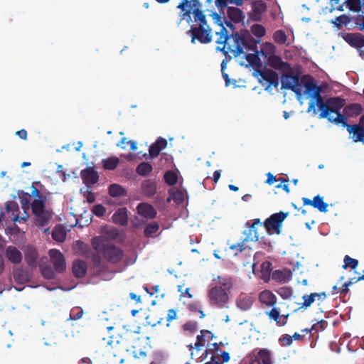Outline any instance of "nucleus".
<instances>
[{"mask_svg":"<svg viewBox=\"0 0 364 364\" xmlns=\"http://www.w3.org/2000/svg\"><path fill=\"white\" fill-rule=\"evenodd\" d=\"M42 276L48 279H54L55 277V272L50 267H45L41 269Z\"/></svg>","mask_w":364,"mask_h":364,"instance_id":"55","label":"nucleus"},{"mask_svg":"<svg viewBox=\"0 0 364 364\" xmlns=\"http://www.w3.org/2000/svg\"><path fill=\"white\" fill-rule=\"evenodd\" d=\"M164 181L169 186L175 185L178 181L177 174L172 171H168L164 174Z\"/></svg>","mask_w":364,"mask_h":364,"instance_id":"47","label":"nucleus"},{"mask_svg":"<svg viewBox=\"0 0 364 364\" xmlns=\"http://www.w3.org/2000/svg\"><path fill=\"white\" fill-rule=\"evenodd\" d=\"M351 18V22L353 21L355 26L358 28L359 31L364 32V14L362 13L361 14H358L356 16H350Z\"/></svg>","mask_w":364,"mask_h":364,"instance_id":"45","label":"nucleus"},{"mask_svg":"<svg viewBox=\"0 0 364 364\" xmlns=\"http://www.w3.org/2000/svg\"><path fill=\"white\" fill-rule=\"evenodd\" d=\"M253 301L254 299L252 296L245 294H241L237 298L236 303L239 309L247 311L251 308Z\"/></svg>","mask_w":364,"mask_h":364,"instance_id":"32","label":"nucleus"},{"mask_svg":"<svg viewBox=\"0 0 364 364\" xmlns=\"http://www.w3.org/2000/svg\"><path fill=\"white\" fill-rule=\"evenodd\" d=\"M257 72L264 80L269 83L268 87L271 85L274 87H277L279 86V76L275 71L271 69L264 68L263 70H257Z\"/></svg>","mask_w":364,"mask_h":364,"instance_id":"18","label":"nucleus"},{"mask_svg":"<svg viewBox=\"0 0 364 364\" xmlns=\"http://www.w3.org/2000/svg\"><path fill=\"white\" fill-rule=\"evenodd\" d=\"M344 264L343 268L347 269L350 267L352 269H355L358 265V261L355 259L351 258L348 255H346L343 259Z\"/></svg>","mask_w":364,"mask_h":364,"instance_id":"50","label":"nucleus"},{"mask_svg":"<svg viewBox=\"0 0 364 364\" xmlns=\"http://www.w3.org/2000/svg\"><path fill=\"white\" fill-rule=\"evenodd\" d=\"M328 326V323L325 320H321L316 323L314 324L311 327V330L318 332L319 331L324 330Z\"/></svg>","mask_w":364,"mask_h":364,"instance_id":"61","label":"nucleus"},{"mask_svg":"<svg viewBox=\"0 0 364 364\" xmlns=\"http://www.w3.org/2000/svg\"><path fill=\"white\" fill-rule=\"evenodd\" d=\"M267 10L266 4L261 1H255L252 4V12L253 15L252 18L255 21H259L261 18V15L264 13Z\"/></svg>","mask_w":364,"mask_h":364,"instance_id":"33","label":"nucleus"},{"mask_svg":"<svg viewBox=\"0 0 364 364\" xmlns=\"http://www.w3.org/2000/svg\"><path fill=\"white\" fill-rule=\"evenodd\" d=\"M251 32L256 37L261 38L265 35L266 30L261 24H253L251 26Z\"/></svg>","mask_w":364,"mask_h":364,"instance_id":"49","label":"nucleus"},{"mask_svg":"<svg viewBox=\"0 0 364 364\" xmlns=\"http://www.w3.org/2000/svg\"><path fill=\"white\" fill-rule=\"evenodd\" d=\"M49 256L55 271L58 273L64 272L66 269V262L64 255L58 250L51 249L49 251Z\"/></svg>","mask_w":364,"mask_h":364,"instance_id":"14","label":"nucleus"},{"mask_svg":"<svg viewBox=\"0 0 364 364\" xmlns=\"http://www.w3.org/2000/svg\"><path fill=\"white\" fill-rule=\"evenodd\" d=\"M280 345L283 347L290 346L292 344V337L289 334H284L279 339Z\"/></svg>","mask_w":364,"mask_h":364,"instance_id":"59","label":"nucleus"},{"mask_svg":"<svg viewBox=\"0 0 364 364\" xmlns=\"http://www.w3.org/2000/svg\"><path fill=\"white\" fill-rule=\"evenodd\" d=\"M259 301L267 307H274L277 304V296L269 290H264L259 294Z\"/></svg>","mask_w":364,"mask_h":364,"instance_id":"26","label":"nucleus"},{"mask_svg":"<svg viewBox=\"0 0 364 364\" xmlns=\"http://www.w3.org/2000/svg\"><path fill=\"white\" fill-rule=\"evenodd\" d=\"M97 325L100 330H105L107 333V336H101L99 333L97 335L99 339H101L107 345L110 346L119 343L118 334L116 333L115 328L113 326L104 323L102 320H98Z\"/></svg>","mask_w":364,"mask_h":364,"instance_id":"11","label":"nucleus"},{"mask_svg":"<svg viewBox=\"0 0 364 364\" xmlns=\"http://www.w3.org/2000/svg\"><path fill=\"white\" fill-rule=\"evenodd\" d=\"M137 213L146 219L151 220L156 217V210L147 203H141L136 207Z\"/></svg>","mask_w":364,"mask_h":364,"instance_id":"21","label":"nucleus"},{"mask_svg":"<svg viewBox=\"0 0 364 364\" xmlns=\"http://www.w3.org/2000/svg\"><path fill=\"white\" fill-rule=\"evenodd\" d=\"M183 329L185 331L194 333L198 329V323L195 321H189L183 326Z\"/></svg>","mask_w":364,"mask_h":364,"instance_id":"56","label":"nucleus"},{"mask_svg":"<svg viewBox=\"0 0 364 364\" xmlns=\"http://www.w3.org/2000/svg\"><path fill=\"white\" fill-rule=\"evenodd\" d=\"M341 36L349 46L360 50L361 55L363 51L360 49L364 47V35L360 33H341Z\"/></svg>","mask_w":364,"mask_h":364,"instance_id":"13","label":"nucleus"},{"mask_svg":"<svg viewBox=\"0 0 364 364\" xmlns=\"http://www.w3.org/2000/svg\"><path fill=\"white\" fill-rule=\"evenodd\" d=\"M24 259L30 267L36 268L38 259L37 250L34 247L28 246L24 253Z\"/></svg>","mask_w":364,"mask_h":364,"instance_id":"25","label":"nucleus"},{"mask_svg":"<svg viewBox=\"0 0 364 364\" xmlns=\"http://www.w3.org/2000/svg\"><path fill=\"white\" fill-rule=\"evenodd\" d=\"M321 92L322 89L318 90L311 97L314 100L309 102L307 112H312L314 114H316V106H317L321 111L319 118H326L329 122V119H335L331 114H336V117L341 114V109L345 105L346 100L340 97H329L324 100L321 95Z\"/></svg>","mask_w":364,"mask_h":364,"instance_id":"2","label":"nucleus"},{"mask_svg":"<svg viewBox=\"0 0 364 364\" xmlns=\"http://www.w3.org/2000/svg\"><path fill=\"white\" fill-rule=\"evenodd\" d=\"M83 311L80 309H73L70 314V319L77 320L82 316Z\"/></svg>","mask_w":364,"mask_h":364,"instance_id":"63","label":"nucleus"},{"mask_svg":"<svg viewBox=\"0 0 364 364\" xmlns=\"http://www.w3.org/2000/svg\"><path fill=\"white\" fill-rule=\"evenodd\" d=\"M304 205H311L318 209L320 212L326 213L328 211V204L323 201V197L317 195L312 200L307 198H302Z\"/></svg>","mask_w":364,"mask_h":364,"instance_id":"17","label":"nucleus"},{"mask_svg":"<svg viewBox=\"0 0 364 364\" xmlns=\"http://www.w3.org/2000/svg\"><path fill=\"white\" fill-rule=\"evenodd\" d=\"M329 122L337 125L341 124L342 127L346 128L349 134V139H350L353 142L364 144V127L357 124H348L346 118L341 114H338V117H336L333 119H329Z\"/></svg>","mask_w":364,"mask_h":364,"instance_id":"5","label":"nucleus"},{"mask_svg":"<svg viewBox=\"0 0 364 364\" xmlns=\"http://www.w3.org/2000/svg\"><path fill=\"white\" fill-rule=\"evenodd\" d=\"M52 237L57 242H64L66 237V230L63 225H57L53 230Z\"/></svg>","mask_w":364,"mask_h":364,"instance_id":"36","label":"nucleus"},{"mask_svg":"<svg viewBox=\"0 0 364 364\" xmlns=\"http://www.w3.org/2000/svg\"><path fill=\"white\" fill-rule=\"evenodd\" d=\"M350 22L351 18H350V16L346 14H342L337 16L335 19L330 21V23L338 30L341 29L343 26H347Z\"/></svg>","mask_w":364,"mask_h":364,"instance_id":"38","label":"nucleus"},{"mask_svg":"<svg viewBox=\"0 0 364 364\" xmlns=\"http://www.w3.org/2000/svg\"><path fill=\"white\" fill-rule=\"evenodd\" d=\"M73 251L75 255L89 257L90 252V247L81 240H76L73 245Z\"/></svg>","mask_w":364,"mask_h":364,"instance_id":"29","label":"nucleus"},{"mask_svg":"<svg viewBox=\"0 0 364 364\" xmlns=\"http://www.w3.org/2000/svg\"><path fill=\"white\" fill-rule=\"evenodd\" d=\"M36 186H41V183L40 181H34L32 183L31 185V196L36 198L35 199H40V200H44L43 198V196L41 194L40 191L37 188Z\"/></svg>","mask_w":364,"mask_h":364,"instance_id":"52","label":"nucleus"},{"mask_svg":"<svg viewBox=\"0 0 364 364\" xmlns=\"http://www.w3.org/2000/svg\"><path fill=\"white\" fill-rule=\"evenodd\" d=\"M344 4L350 11L359 14L364 7L362 0H345Z\"/></svg>","mask_w":364,"mask_h":364,"instance_id":"35","label":"nucleus"},{"mask_svg":"<svg viewBox=\"0 0 364 364\" xmlns=\"http://www.w3.org/2000/svg\"><path fill=\"white\" fill-rule=\"evenodd\" d=\"M266 314L268 316L270 320H274L277 326H280L281 319L282 316H281L279 309L276 307H272V309L269 311H267Z\"/></svg>","mask_w":364,"mask_h":364,"instance_id":"43","label":"nucleus"},{"mask_svg":"<svg viewBox=\"0 0 364 364\" xmlns=\"http://www.w3.org/2000/svg\"><path fill=\"white\" fill-rule=\"evenodd\" d=\"M258 357L260 358L261 364H272L271 352L267 348H257Z\"/></svg>","mask_w":364,"mask_h":364,"instance_id":"39","label":"nucleus"},{"mask_svg":"<svg viewBox=\"0 0 364 364\" xmlns=\"http://www.w3.org/2000/svg\"><path fill=\"white\" fill-rule=\"evenodd\" d=\"M277 293L280 295V296L284 299H287L290 298L292 295V290L290 287H284L280 288Z\"/></svg>","mask_w":364,"mask_h":364,"instance_id":"57","label":"nucleus"},{"mask_svg":"<svg viewBox=\"0 0 364 364\" xmlns=\"http://www.w3.org/2000/svg\"><path fill=\"white\" fill-rule=\"evenodd\" d=\"M256 48H257V46ZM253 51H255V53H249L246 55L245 58L251 65H257L260 63V59L257 55V48Z\"/></svg>","mask_w":364,"mask_h":364,"instance_id":"53","label":"nucleus"},{"mask_svg":"<svg viewBox=\"0 0 364 364\" xmlns=\"http://www.w3.org/2000/svg\"><path fill=\"white\" fill-rule=\"evenodd\" d=\"M227 14L230 20L234 23L243 21L245 17L244 12L240 9L233 6L228 7Z\"/></svg>","mask_w":364,"mask_h":364,"instance_id":"31","label":"nucleus"},{"mask_svg":"<svg viewBox=\"0 0 364 364\" xmlns=\"http://www.w3.org/2000/svg\"><path fill=\"white\" fill-rule=\"evenodd\" d=\"M87 270L86 263L82 260H75L73 264V274L80 278L85 275Z\"/></svg>","mask_w":364,"mask_h":364,"instance_id":"34","label":"nucleus"},{"mask_svg":"<svg viewBox=\"0 0 364 364\" xmlns=\"http://www.w3.org/2000/svg\"><path fill=\"white\" fill-rule=\"evenodd\" d=\"M109 194L112 197H122L127 196V190L121 185L113 183L109 187Z\"/></svg>","mask_w":364,"mask_h":364,"instance_id":"37","label":"nucleus"},{"mask_svg":"<svg viewBox=\"0 0 364 364\" xmlns=\"http://www.w3.org/2000/svg\"><path fill=\"white\" fill-rule=\"evenodd\" d=\"M5 256L7 259L13 264H18L22 260L21 252L13 245L6 247L5 250Z\"/></svg>","mask_w":364,"mask_h":364,"instance_id":"24","label":"nucleus"},{"mask_svg":"<svg viewBox=\"0 0 364 364\" xmlns=\"http://www.w3.org/2000/svg\"><path fill=\"white\" fill-rule=\"evenodd\" d=\"M106 213V208L102 205L98 204L92 207V214L97 217H102Z\"/></svg>","mask_w":364,"mask_h":364,"instance_id":"60","label":"nucleus"},{"mask_svg":"<svg viewBox=\"0 0 364 364\" xmlns=\"http://www.w3.org/2000/svg\"><path fill=\"white\" fill-rule=\"evenodd\" d=\"M152 170L151 164L148 162H141L137 166L136 171L139 176H146Z\"/></svg>","mask_w":364,"mask_h":364,"instance_id":"40","label":"nucleus"},{"mask_svg":"<svg viewBox=\"0 0 364 364\" xmlns=\"http://www.w3.org/2000/svg\"><path fill=\"white\" fill-rule=\"evenodd\" d=\"M100 251L107 261L112 263L119 262L124 255L121 249L110 243L104 244Z\"/></svg>","mask_w":364,"mask_h":364,"instance_id":"10","label":"nucleus"},{"mask_svg":"<svg viewBox=\"0 0 364 364\" xmlns=\"http://www.w3.org/2000/svg\"><path fill=\"white\" fill-rule=\"evenodd\" d=\"M21 201L22 208L24 210V213L26 214V216L20 217L18 215H16L14 218V220L15 222H20L21 220L26 221L27 218H28V214L26 213V210H28L29 208V205H31L30 201L26 198H22Z\"/></svg>","mask_w":364,"mask_h":364,"instance_id":"44","label":"nucleus"},{"mask_svg":"<svg viewBox=\"0 0 364 364\" xmlns=\"http://www.w3.org/2000/svg\"><path fill=\"white\" fill-rule=\"evenodd\" d=\"M219 279V286H222L223 289L225 290V291L228 292L232 287V282L231 278L228 277H218Z\"/></svg>","mask_w":364,"mask_h":364,"instance_id":"51","label":"nucleus"},{"mask_svg":"<svg viewBox=\"0 0 364 364\" xmlns=\"http://www.w3.org/2000/svg\"><path fill=\"white\" fill-rule=\"evenodd\" d=\"M268 65L272 68L285 72L287 70H291V65L287 62H284L282 58L277 55H271L267 58Z\"/></svg>","mask_w":364,"mask_h":364,"instance_id":"19","label":"nucleus"},{"mask_svg":"<svg viewBox=\"0 0 364 364\" xmlns=\"http://www.w3.org/2000/svg\"><path fill=\"white\" fill-rule=\"evenodd\" d=\"M213 17L215 22L220 26V31L216 33L219 36L216 43L223 45L222 48L217 47V50L223 52L225 56L231 53L235 58H237L244 53V49L254 50L256 48V41L248 30L241 29L240 32H234L235 26L225 16L222 18L218 14L214 13Z\"/></svg>","mask_w":364,"mask_h":364,"instance_id":"1","label":"nucleus"},{"mask_svg":"<svg viewBox=\"0 0 364 364\" xmlns=\"http://www.w3.org/2000/svg\"><path fill=\"white\" fill-rule=\"evenodd\" d=\"M159 229V225L157 222H151L149 223L144 230V235L146 237H150L153 234L156 233Z\"/></svg>","mask_w":364,"mask_h":364,"instance_id":"46","label":"nucleus"},{"mask_svg":"<svg viewBox=\"0 0 364 364\" xmlns=\"http://www.w3.org/2000/svg\"><path fill=\"white\" fill-rule=\"evenodd\" d=\"M31 208L38 227L43 228L48 225L53 217V211L46 208L45 200L34 199L31 203Z\"/></svg>","mask_w":364,"mask_h":364,"instance_id":"4","label":"nucleus"},{"mask_svg":"<svg viewBox=\"0 0 364 364\" xmlns=\"http://www.w3.org/2000/svg\"><path fill=\"white\" fill-rule=\"evenodd\" d=\"M208 297L211 305L218 307L223 306L229 300L228 293L223 289L222 286L212 287L208 291Z\"/></svg>","mask_w":364,"mask_h":364,"instance_id":"9","label":"nucleus"},{"mask_svg":"<svg viewBox=\"0 0 364 364\" xmlns=\"http://www.w3.org/2000/svg\"><path fill=\"white\" fill-rule=\"evenodd\" d=\"M119 163L117 157H110L102 160L103 167L107 170H114Z\"/></svg>","mask_w":364,"mask_h":364,"instance_id":"42","label":"nucleus"},{"mask_svg":"<svg viewBox=\"0 0 364 364\" xmlns=\"http://www.w3.org/2000/svg\"><path fill=\"white\" fill-rule=\"evenodd\" d=\"M13 277L18 284H25L31 280V274L26 267H15L13 269Z\"/></svg>","mask_w":364,"mask_h":364,"instance_id":"16","label":"nucleus"},{"mask_svg":"<svg viewBox=\"0 0 364 364\" xmlns=\"http://www.w3.org/2000/svg\"><path fill=\"white\" fill-rule=\"evenodd\" d=\"M248 364H261L260 358L258 357L257 348L255 349L248 356Z\"/></svg>","mask_w":364,"mask_h":364,"instance_id":"58","label":"nucleus"},{"mask_svg":"<svg viewBox=\"0 0 364 364\" xmlns=\"http://www.w3.org/2000/svg\"><path fill=\"white\" fill-rule=\"evenodd\" d=\"M291 272L287 269H278L272 272V278L277 282L286 283L291 279Z\"/></svg>","mask_w":364,"mask_h":364,"instance_id":"28","label":"nucleus"},{"mask_svg":"<svg viewBox=\"0 0 364 364\" xmlns=\"http://www.w3.org/2000/svg\"><path fill=\"white\" fill-rule=\"evenodd\" d=\"M204 334L201 333L200 335H198L194 346H193L192 344L188 346V348L191 351H192L193 349H196L197 351H199L201 350L203 347L205 346V343L208 342L206 339L204 338Z\"/></svg>","mask_w":364,"mask_h":364,"instance_id":"41","label":"nucleus"},{"mask_svg":"<svg viewBox=\"0 0 364 364\" xmlns=\"http://www.w3.org/2000/svg\"><path fill=\"white\" fill-rule=\"evenodd\" d=\"M281 83L282 90H291L297 95H301L299 85V76L291 70H287L281 76Z\"/></svg>","mask_w":364,"mask_h":364,"instance_id":"8","label":"nucleus"},{"mask_svg":"<svg viewBox=\"0 0 364 364\" xmlns=\"http://www.w3.org/2000/svg\"><path fill=\"white\" fill-rule=\"evenodd\" d=\"M202 7L199 0H182L177 6V9L183 11L181 19L186 20L189 23H195L196 26L208 23Z\"/></svg>","mask_w":364,"mask_h":364,"instance_id":"3","label":"nucleus"},{"mask_svg":"<svg viewBox=\"0 0 364 364\" xmlns=\"http://www.w3.org/2000/svg\"><path fill=\"white\" fill-rule=\"evenodd\" d=\"M158 181L155 179H146L141 184L142 193L149 198L153 197L157 192Z\"/></svg>","mask_w":364,"mask_h":364,"instance_id":"22","label":"nucleus"},{"mask_svg":"<svg viewBox=\"0 0 364 364\" xmlns=\"http://www.w3.org/2000/svg\"><path fill=\"white\" fill-rule=\"evenodd\" d=\"M245 225H247L248 228L247 229H245L242 232L245 235V237L242 240L243 242L257 241L259 237L257 226H262V223L260 221V219H254L252 224H250V222H247Z\"/></svg>","mask_w":364,"mask_h":364,"instance_id":"12","label":"nucleus"},{"mask_svg":"<svg viewBox=\"0 0 364 364\" xmlns=\"http://www.w3.org/2000/svg\"><path fill=\"white\" fill-rule=\"evenodd\" d=\"M302 299H304V302L301 304V308H307L314 302L316 294L311 293L309 295H304Z\"/></svg>","mask_w":364,"mask_h":364,"instance_id":"54","label":"nucleus"},{"mask_svg":"<svg viewBox=\"0 0 364 364\" xmlns=\"http://www.w3.org/2000/svg\"><path fill=\"white\" fill-rule=\"evenodd\" d=\"M177 318V312L175 309H171L168 311V314L166 316V320L168 321V323L166 324L167 326H169V322H171L172 320L176 319Z\"/></svg>","mask_w":364,"mask_h":364,"instance_id":"64","label":"nucleus"},{"mask_svg":"<svg viewBox=\"0 0 364 364\" xmlns=\"http://www.w3.org/2000/svg\"><path fill=\"white\" fill-rule=\"evenodd\" d=\"M342 108H343V114H341L344 116L346 119L348 117H358L363 111L362 105L357 102L350 103L348 105H345Z\"/></svg>","mask_w":364,"mask_h":364,"instance_id":"23","label":"nucleus"},{"mask_svg":"<svg viewBox=\"0 0 364 364\" xmlns=\"http://www.w3.org/2000/svg\"><path fill=\"white\" fill-rule=\"evenodd\" d=\"M80 176L85 184V186L80 188V193L82 194L89 203H91V166L82 170Z\"/></svg>","mask_w":364,"mask_h":364,"instance_id":"15","label":"nucleus"},{"mask_svg":"<svg viewBox=\"0 0 364 364\" xmlns=\"http://www.w3.org/2000/svg\"><path fill=\"white\" fill-rule=\"evenodd\" d=\"M112 222L117 225L126 226L128 224L127 209L126 208H120L117 209L113 214Z\"/></svg>","mask_w":364,"mask_h":364,"instance_id":"27","label":"nucleus"},{"mask_svg":"<svg viewBox=\"0 0 364 364\" xmlns=\"http://www.w3.org/2000/svg\"><path fill=\"white\" fill-rule=\"evenodd\" d=\"M288 215L289 213L282 211L274 213L264 220L262 225H264L268 234L279 235L282 232V223Z\"/></svg>","mask_w":364,"mask_h":364,"instance_id":"7","label":"nucleus"},{"mask_svg":"<svg viewBox=\"0 0 364 364\" xmlns=\"http://www.w3.org/2000/svg\"><path fill=\"white\" fill-rule=\"evenodd\" d=\"M301 80L305 87L306 95L310 97H314L318 90L322 89L321 86L316 85L314 77L309 75H304Z\"/></svg>","mask_w":364,"mask_h":364,"instance_id":"20","label":"nucleus"},{"mask_svg":"<svg viewBox=\"0 0 364 364\" xmlns=\"http://www.w3.org/2000/svg\"><path fill=\"white\" fill-rule=\"evenodd\" d=\"M187 33L191 36L192 43H195L196 40L203 44L212 41V30L208 23L198 26L191 24V28Z\"/></svg>","mask_w":364,"mask_h":364,"instance_id":"6","label":"nucleus"},{"mask_svg":"<svg viewBox=\"0 0 364 364\" xmlns=\"http://www.w3.org/2000/svg\"><path fill=\"white\" fill-rule=\"evenodd\" d=\"M245 243L242 240L241 242L230 245V249L235 251V255H237L238 252H242L245 249Z\"/></svg>","mask_w":364,"mask_h":364,"instance_id":"62","label":"nucleus"},{"mask_svg":"<svg viewBox=\"0 0 364 364\" xmlns=\"http://www.w3.org/2000/svg\"><path fill=\"white\" fill-rule=\"evenodd\" d=\"M274 41L280 45H283L287 41V35L283 30H277L273 34Z\"/></svg>","mask_w":364,"mask_h":364,"instance_id":"48","label":"nucleus"},{"mask_svg":"<svg viewBox=\"0 0 364 364\" xmlns=\"http://www.w3.org/2000/svg\"><path fill=\"white\" fill-rule=\"evenodd\" d=\"M167 146V141L166 139L159 137L154 144L149 147V155L152 157H156L160 154V151L165 149Z\"/></svg>","mask_w":364,"mask_h":364,"instance_id":"30","label":"nucleus"}]
</instances>
